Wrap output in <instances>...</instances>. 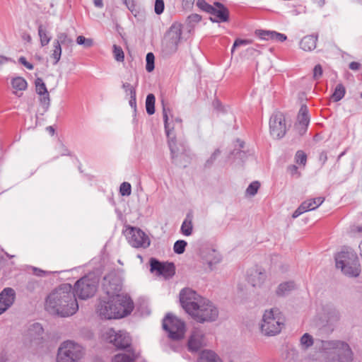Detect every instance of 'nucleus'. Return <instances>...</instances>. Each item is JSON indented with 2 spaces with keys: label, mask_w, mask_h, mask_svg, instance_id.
Here are the masks:
<instances>
[{
  "label": "nucleus",
  "mask_w": 362,
  "mask_h": 362,
  "mask_svg": "<svg viewBox=\"0 0 362 362\" xmlns=\"http://www.w3.org/2000/svg\"><path fill=\"white\" fill-rule=\"evenodd\" d=\"M45 309L52 315L63 317L75 314L78 305L71 285L63 284L54 289L46 298Z\"/></svg>",
  "instance_id": "nucleus-1"
},
{
  "label": "nucleus",
  "mask_w": 362,
  "mask_h": 362,
  "mask_svg": "<svg viewBox=\"0 0 362 362\" xmlns=\"http://www.w3.org/2000/svg\"><path fill=\"white\" fill-rule=\"evenodd\" d=\"M134 309V303L128 296H116L108 300H101L97 312L104 319H118L129 315Z\"/></svg>",
  "instance_id": "nucleus-2"
},
{
  "label": "nucleus",
  "mask_w": 362,
  "mask_h": 362,
  "mask_svg": "<svg viewBox=\"0 0 362 362\" xmlns=\"http://www.w3.org/2000/svg\"><path fill=\"white\" fill-rule=\"evenodd\" d=\"M170 112L169 108L164 105L163 107V115L164 119V125L166 134L168 139V146L171 152L173 162L180 166L186 167L189 163V156L187 154V146L182 141H177L173 133V127L168 122V113Z\"/></svg>",
  "instance_id": "nucleus-3"
},
{
  "label": "nucleus",
  "mask_w": 362,
  "mask_h": 362,
  "mask_svg": "<svg viewBox=\"0 0 362 362\" xmlns=\"http://www.w3.org/2000/svg\"><path fill=\"white\" fill-rule=\"evenodd\" d=\"M85 348L73 340L62 342L58 348L56 362H80L84 357Z\"/></svg>",
  "instance_id": "nucleus-4"
},
{
  "label": "nucleus",
  "mask_w": 362,
  "mask_h": 362,
  "mask_svg": "<svg viewBox=\"0 0 362 362\" xmlns=\"http://www.w3.org/2000/svg\"><path fill=\"white\" fill-rule=\"evenodd\" d=\"M284 325V317L278 308L266 310L261 323V332L266 336L279 334Z\"/></svg>",
  "instance_id": "nucleus-5"
},
{
  "label": "nucleus",
  "mask_w": 362,
  "mask_h": 362,
  "mask_svg": "<svg viewBox=\"0 0 362 362\" xmlns=\"http://www.w3.org/2000/svg\"><path fill=\"white\" fill-rule=\"evenodd\" d=\"M336 267L346 276L357 277L361 273V265L356 255L352 251H341L335 257Z\"/></svg>",
  "instance_id": "nucleus-6"
},
{
  "label": "nucleus",
  "mask_w": 362,
  "mask_h": 362,
  "mask_svg": "<svg viewBox=\"0 0 362 362\" xmlns=\"http://www.w3.org/2000/svg\"><path fill=\"white\" fill-rule=\"evenodd\" d=\"M182 33V25L179 23H174L165 34L162 40V52L168 56L177 50L178 45L181 40Z\"/></svg>",
  "instance_id": "nucleus-7"
},
{
  "label": "nucleus",
  "mask_w": 362,
  "mask_h": 362,
  "mask_svg": "<svg viewBox=\"0 0 362 362\" xmlns=\"http://www.w3.org/2000/svg\"><path fill=\"white\" fill-rule=\"evenodd\" d=\"M218 314L217 307L211 301L204 298L189 315L197 322L204 323L216 321Z\"/></svg>",
  "instance_id": "nucleus-8"
},
{
  "label": "nucleus",
  "mask_w": 362,
  "mask_h": 362,
  "mask_svg": "<svg viewBox=\"0 0 362 362\" xmlns=\"http://www.w3.org/2000/svg\"><path fill=\"white\" fill-rule=\"evenodd\" d=\"M98 284V279L94 276H86L78 280L73 288L75 296L81 299H87L94 296Z\"/></svg>",
  "instance_id": "nucleus-9"
},
{
  "label": "nucleus",
  "mask_w": 362,
  "mask_h": 362,
  "mask_svg": "<svg viewBox=\"0 0 362 362\" xmlns=\"http://www.w3.org/2000/svg\"><path fill=\"white\" fill-rule=\"evenodd\" d=\"M163 327L168 332L169 337L173 339L183 338L185 326L184 322L170 314L167 315L163 322Z\"/></svg>",
  "instance_id": "nucleus-10"
},
{
  "label": "nucleus",
  "mask_w": 362,
  "mask_h": 362,
  "mask_svg": "<svg viewBox=\"0 0 362 362\" xmlns=\"http://www.w3.org/2000/svg\"><path fill=\"white\" fill-rule=\"evenodd\" d=\"M204 299V297L189 288H183L180 293V303L189 315L197 308Z\"/></svg>",
  "instance_id": "nucleus-11"
},
{
  "label": "nucleus",
  "mask_w": 362,
  "mask_h": 362,
  "mask_svg": "<svg viewBox=\"0 0 362 362\" xmlns=\"http://www.w3.org/2000/svg\"><path fill=\"white\" fill-rule=\"evenodd\" d=\"M107 341L112 344L119 349H133L131 347V338L127 333L119 331L116 332L114 329H108L105 334Z\"/></svg>",
  "instance_id": "nucleus-12"
},
{
  "label": "nucleus",
  "mask_w": 362,
  "mask_h": 362,
  "mask_svg": "<svg viewBox=\"0 0 362 362\" xmlns=\"http://www.w3.org/2000/svg\"><path fill=\"white\" fill-rule=\"evenodd\" d=\"M103 290L109 298H114L116 296H127L119 293L122 290V281L120 278L114 272L109 273L104 276L103 280Z\"/></svg>",
  "instance_id": "nucleus-13"
},
{
  "label": "nucleus",
  "mask_w": 362,
  "mask_h": 362,
  "mask_svg": "<svg viewBox=\"0 0 362 362\" xmlns=\"http://www.w3.org/2000/svg\"><path fill=\"white\" fill-rule=\"evenodd\" d=\"M270 134L276 139H281L286 132V120L284 114L279 111L274 112L269 119Z\"/></svg>",
  "instance_id": "nucleus-14"
},
{
  "label": "nucleus",
  "mask_w": 362,
  "mask_h": 362,
  "mask_svg": "<svg viewBox=\"0 0 362 362\" xmlns=\"http://www.w3.org/2000/svg\"><path fill=\"white\" fill-rule=\"evenodd\" d=\"M354 353L350 346L341 341L336 351L330 357V362H352Z\"/></svg>",
  "instance_id": "nucleus-15"
},
{
  "label": "nucleus",
  "mask_w": 362,
  "mask_h": 362,
  "mask_svg": "<svg viewBox=\"0 0 362 362\" xmlns=\"http://www.w3.org/2000/svg\"><path fill=\"white\" fill-rule=\"evenodd\" d=\"M129 243L134 247H147L150 245L148 237L140 229L129 228Z\"/></svg>",
  "instance_id": "nucleus-16"
},
{
  "label": "nucleus",
  "mask_w": 362,
  "mask_h": 362,
  "mask_svg": "<svg viewBox=\"0 0 362 362\" xmlns=\"http://www.w3.org/2000/svg\"><path fill=\"white\" fill-rule=\"evenodd\" d=\"M341 341V340L316 339V346L320 352L327 355L330 361V357L336 351Z\"/></svg>",
  "instance_id": "nucleus-17"
},
{
  "label": "nucleus",
  "mask_w": 362,
  "mask_h": 362,
  "mask_svg": "<svg viewBox=\"0 0 362 362\" xmlns=\"http://www.w3.org/2000/svg\"><path fill=\"white\" fill-rule=\"evenodd\" d=\"M206 345L205 337L203 332L197 328H194L191 333L188 340V347L191 351H198L202 346Z\"/></svg>",
  "instance_id": "nucleus-18"
},
{
  "label": "nucleus",
  "mask_w": 362,
  "mask_h": 362,
  "mask_svg": "<svg viewBox=\"0 0 362 362\" xmlns=\"http://www.w3.org/2000/svg\"><path fill=\"white\" fill-rule=\"evenodd\" d=\"M15 299V291L11 288H4L0 293V315L5 312Z\"/></svg>",
  "instance_id": "nucleus-19"
},
{
  "label": "nucleus",
  "mask_w": 362,
  "mask_h": 362,
  "mask_svg": "<svg viewBox=\"0 0 362 362\" xmlns=\"http://www.w3.org/2000/svg\"><path fill=\"white\" fill-rule=\"evenodd\" d=\"M214 6V11L210 13V14L215 16V17H210V21L216 23L227 22L229 19L228 8L220 2H215Z\"/></svg>",
  "instance_id": "nucleus-20"
},
{
  "label": "nucleus",
  "mask_w": 362,
  "mask_h": 362,
  "mask_svg": "<svg viewBox=\"0 0 362 362\" xmlns=\"http://www.w3.org/2000/svg\"><path fill=\"white\" fill-rule=\"evenodd\" d=\"M308 108L305 105H302L298 115V124L296 125L299 129L300 134H303L308 126L310 119L308 117Z\"/></svg>",
  "instance_id": "nucleus-21"
},
{
  "label": "nucleus",
  "mask_w": 362,
  "mask_h": 362,
  "mask_svg": "<svg viewBox=\"0 0 362 362\" xmlns=\"http://www.w3.org/2000/svg\"><path fill=\"white\" fill-rule=\"evenodd\" d=\"M43 332L42 325L35 322L29 326L26 336L30 341L38 340L42 338Z\"/></svg>",
  "instance_id": "nucleus-22"
},
{
  "label": "nucleus",
  "mask_w": 362,
  "mask_h": 362,
  "mask_svg": "<svg viewBox=\"0 0 362 362\" xmlns=\"http://www.w3.org/2000/svg\"><path fill=\"white\" fill-rule=\"evenodd\" d=\"M317 37L313 35L304 37L300 42V46L302 49L306 52H310L315 49Z\"/></svg>",
  "instance_id": "nucleus-23"
},
{
  "label": "nucleus",
  "mask_w": 362,
  "mask_h": 362,
  "mask_svg": "<svg viewBox=\"0 0 362 362\" xmlns=\"http://www.w3.org/2000/svg\"><path fill=\"white\" fill-rule=\"evenodd\" d=\"M266 278V274L258 269L251 272L249 275L248 281L253 286H260Z\"/></svg>",
  "instance_id": "nucleus-24"
},
{
  "label": "nucleus",
  "mask_w": 362,
  "mask_h": 362,
  "mask_svg": "<svg viewBox=\"0 0 362 362\" xmlns=\"http://www.w3.org/2000/svg\"><path fill=\"white\" fill-rule=\"evenodd\" d=\"M128 354H119L115 356L113 362H134L137 355L134 349H128Z\"/></svg>",
  "instance_id": "nucleus-25"
},
{
  "label": "nucleus",
  "mask_w": 362,
  "mask_h": 362,
  "mask_svg": "<svg viewBox=\"0 0 362 362\" xmlns=\"http://www.w3.org/2000/svg\"><path fill=\"white\" fill-rule=\"evenodd\" d=\"M199 362H221V360L214 351L204 350L199 356Z\"/></svg>",
  "instance_id": "nucleus-26"
},
{
  "label": "nucleus",
  "mask_w": 362,
  "mask_h": 362,
  "mask_svg": "<svg viewBox=\"0 0 362 362\" xmlns=\"http://www.w3.org/2000/svg\"><path fill=\"white\" fill-rule=\"evenodd\" d=\"M192 216L189 214L187 215L186 218L181 226V232L185 235H190L192 233Z\"/></svg>",
  "instance_id": "nucleus-27"
},
{
  "label": "nucleus",
  "mask_w": 362,
  "mask_h": 362,
  "mask_svg": "<svg viewBox=\"0 0 362 362\" xmlns=\"http://www.w3.org/2000/svg\"><path fill=\"white\" fill-rule=\"evenodd\" d=\"M327 322L330 325L337 322L340 320V313L336 308H329L326 311Z\"/></svg>",
  "instance_id": "nucleus-28"
},
{
  "label": "nucleus",
  "mask_w": 362,
  "mask_h": 362,
  "mask_svg": "<svg viewBox=\"0 0 362 362\" xmlns=\"http://www.w3.org/2000/svg\"><path fill=\"white\" fill-rule=\"evenodd\" d=\"M294 287H295V284L292 281L281 284L276 290V294L278 296H284L288 291L293 289Z\"/></svg>",
  "instance_id": "nucleus-29"
},
{
  "label": "nucleus",
  "mask_w": 362,
  "mask_h": 362,
  "mask_svg": "<svg viewBox=\"0 0 362 362\" xmlns=\"http://www.w3.org/2000/svg\"><path fill=\"white\" fill-rule=\"evenodd\" d=\"M12 87L18 90H24L27 88V82L22 77H16L11 81Z\"/></svg>",
  "instance_id": "nucleus-30"
},
{
  "label": "nucleus",
  "mask_w": 362,
  "mask_h": 362,
  "mask_svg": "<svg viewBox=\"0 0 362 362\" xmlns=\"http://www.w3.org/2000/svg\"><path fill=\"white\" fill-rule=\"evenodd\" d=\"M38 35L42 47L47 45L49 42L51 37L48 36L47 30L42 24L38 26Z\"/></svg>",
  "instance_id": "nucleus-31"
},
{
  "label": "nucleus",
  "mask_w": 362,
  "mask_h": 362,
  "mask_svg": "<svg viewBox=\"0 0 362 362\" xmlns=\"http://www.w3.org/2000/svg\"><path fill=\"white\" fill-rule=\"evenodd\" d=\"M155 96L152 93H149L146 99V109L148 115H151L155 112Z\"/></svg>",
  "instance_id": "nucleus-32"
},
{
  "label": "nucleus",
  "mask_w": 362,
  "mask_h": 362,
  "mask_svg": "<svg viewBox=\"0 0 362 362\" xmlns=\"http://www.w3.org/2000/svg\"><path fill=\"white\" fill-rule=\"evenodd\" d=\"M345 92L346 90L344 86L341 83H339L337 85L332 98L335 102L339 101L344 96Z\"/></svg>",
  "instance_id": "nucleus-33"
},
{
  "label": "nucleus",
  "mask_w": 362,
  "mask_h": 362,
  "mask_svg": "<svg viewBox=\"0 0 362 362\" xmlns=\"http://www.w3.org/2000/svg\"><path fill=\"white\" fill-rule=\"evenodd\" d=\"M163 269H161L160 275L165 277H170L175 274V265L173 263L165 262L163 264Z\"/></svg>",
  "instance_id": "nucleus-34"
},
{
  "label": "nucleus",
  "mask_w": 362,
  "mask_h": 362,
  "mask_svg": "<svg viewBox=\"0 0 362 362\" xmlns=\"http://www.w3.org/2000/svg\"><path fill=\"white\" fill-rule=\"evenodd\" d=\"M54 49L51 57L54 59L53 64H57L60 60L62 55V46L58 42H53Z\"/></svg>",
  "instance_id": "nucleus-35"
},
{
  "label": "nucleus",
  "mask_w": 362,
  "mask_h": 362,
  "mask_svg": "<svg viewBox=\"0 0 362 362\" xmlns=\"http://www.w3.org/2000/svg\"><path fill=\"white\" fill-rule=\"evenodd\" d=\"M300 345L305 349L312 346L314 344L313 337L308 333H305L300 339Z\"/></svg>",
  "instance_id": "nucleus-36"
},
{
  "label": "nucleus",
  "mask_w": 362,
  "mask_h": 362,
  "mask_svg": "<svg viewBox=\"0 0 362 362\" xmlns=\"http://www.w3.org/2000/svg\"><path fill=\"white\" fill-rule=\"evenodd\" d=\"M54 42H58L60 45L72 46L73 40L64 33H60L57 35V38Z\"/></svg>",
  "instance_id": "nucleus-37"
},
{
  "label": "nucleus",
  "mask_w": 362,
  "mask_h": 362,
  "mask_svg": "<svg viewBox=\"0 0 362 362\" xmlns=\"http://www.w3.org/2000/svg\"><path fill=\"white\" fill-rule=\"evenodd\" d=\"M324 201H325V198L320 197H317L315 199L306 200V201L303 202V203L310 204L309 205H310V206L308 209V211H311V210L315 209L317 207L320 206L324 202Z\"/></svg>",
  "instance_id": "nucleus-38"
},
{
  "label": "nucleus",
  "mask_w": 362,
  "mask_h": 362,
  "mask_svg": "<svg viewBox=\"0 0 362 362\" xmlns=\"http://www.w3.org/2000/svg\"><path fill=\"white\" fill-rule=\"evenodd\" d=\"M163 263L159 262L155 258H151L150 259V266H151V272H156L157 274L160 275L161 272V269H163Z\"/></svg>",
  "instance_id": "nucleus-39"
},
{
  "label": "nucleus",
  "mask_w": 362,
  "mask_h": 362,
  "mask_svg": "<svg viewBox=\"0 0 362 362\" xmlns=\"http://www.w3.org/2000/svg\"><path fill=\"white\" fill-rule=\"evenodd\" d=\"M274 31L257 30L255 35L262 40H273Z\"/></svg>",
  "instance_id": "nucleus-40"
},
{
  "label": "nucleus",
  "mask_w": 362,
  "mask_h": 362,
  "mask_svg": "<svg viewBox=\"0 0 362 362\" xmlns=\"http://www.w3.org/2000/svg\"><path fill=\"white\" fill-rule=\"evenodd\" d=\"M197 6L199 8L208 13L214 11V6L209 4L205 0H197Z\"/></svg>",
  "instance_id": "nucleus-41"
},
{
  "label": "nucleus",
  "mask_w": 362,
  "mask_h": 362,
  "mask_svg": "<svg viewBox=\"0 0 362 362\" xmlns=\"http://www.w3.org/2000/svg\"><path fill=\"white\" fill-rule=\"evenodd\" d=\"M35 84L36 92L37 94H43L48 93L46 86L41 78H37L35 80Z\"/></svg>",
  "instance_id": "nucleus-42"
},
{
  "label": "nucleus",
  "mask_w": 362,
  "mask_h": 362,
  "mask_svg": "<svg viewBox=\"0 0 362 362\" xmlns=\"http://www.w3.org/2000/svg\"><path fill=\"white\" fill-rule=\"evenodd\" d=\"M40 95V103L45 111H47L50 104V98L49 93L38 94Z\"/></svg>",
  "instance_id": "nucleus-43"
},
{
  "label": "nucleus",
  "mask_w": 362,
  "mask_h": 362,
  "mask_svg": "<svg viewBox=\"0 0 362 362\" xmlns=\"http://www.w3.org/2000/svg\"><path fill=\"white\" fill-rule=\"evenodd\" d=\"M113 54L115 60L117 62H123L124 59V54L121 47L116 45H113Z\"/></svg>",
  "instance_id": "nucleus-44"
},
{
  "label": "nucleus",
  "mask_w": 362,
  "mask_h": 362,
  "mask_svg": "<svg viewBox=\"0 0 362 362\" xmlns=\"http://www.w3.org/2000/svg\"><path fill=\"white\" fill-rule=\"evenodd\" d=\"M187 242L185 240H177L175 243L173 250L174 252L177 254H182L187 246Z\"/></svg>",
  "instance_id": "nucleus-45"
},
{
  "label": "nucleus",
  "mask_w": 362,
  "mask_h": 362,
  "mask_svg": "<svg viewBox=\"0 0 362 362\" xmlns=\"http://www.w3.org/2000/svg\"><path fill=\"white\" fill-rule=\"evenodd\" d=\"M76 42L78 45H83L86 48H89L93 45V41L90 38H86L83 35H79L76 38Z\"/></svg>",
  "instance_id": "nucleus-46"
},
{
  "label": "nucleus",
  "mask_w": 362,
  "mask_h": 362,
  "mask_svg": "<svg viewBox=\"0 0 362 362\" xmlns=\"http://www.w3.org/2000/svg\"><path fill=\"white\" fill-rule=\"evenodd\" d=\"M154 59L155 57L152 52H149L146 54V69L148 72H151L154 69Z\"/></svg>",
  "instance_id": "nucleus-47"
},
{
  "label": "nucleus",
  "mask_w": 362,
  "mask_h": 362,
  "mask_svg": "<svg viewBox=\"0 0 362 362\" xmlns=\"http://www.w3.org/2000/svg\"><path fill=\"white\" fill-rule=\"evenodd\" d=\"M259 187H260V183L258 181L252 182L247 188L246 194L250 196L255 195L257 194Z\"/></svg>",
  "instance_id": "nucleus-48"
},
{
  "label": "nucleus",
  "mask_w": 362,
  "mask_h": 362,
  "mask_svg": "<svg viewBox=\"0 0 362 362\" xmlns=\"http://www.w3.org/2000/svg\"><path fill=\"white\" fill-rule=\"evenodd\" d=\"M244 145H245L244 142L241 141L240 143V148L235 149L232 152V154L234 155L235 158L243 160L244 158H246V153L241 149V148H244Z\"/></svg>",
  "instance_id": "nucleus-49"
},
{
  "label": "nucleus",
  "mask_w": 362,
  "mask_h": 362,
  "mask_svg": "<svg viewBox=\"0 0 362 362\" xmlns=\"http://www.w3.org/2000/svg\"><path fill=\"white\" fill-rule=\"evenodd\" d=\"M308 203H302L298 208L293 212L292 217L293 218H297L303 213L308 211V209L310 207V205Z\"/></svg>",
  "instance_id": "nucleus-50"
},
{
  "label": "nucleus",
  "mask_w": 362,
  "mask_h": 362,
  "mask_svg": "<svg viewBox=\"0 0 362 362\" xmlns=\"http://www.w3.org/2000/svg\"><path fill=\"white\" fill-rule=\"evenodd\" d=\"M131 185L129 182H123L119 187V192L122 196H129L131 194Z\"/></svg>",
  "instance_id": "nucleus-51"
},
{
  "label": "nucleus",
  "mask_w": 362,
  "mask_h": 362,
  "mask_svg": "<svg viewBox=\"0 0 362 362\" xmlns=\"http://www.w3.org/2000/svg\"><path fill=\"white\" fill-rule=\"evenodd\" d=\"M137 82H136L135 86H133L130 84L128 82H125L122 83V88L125 90L127 93H129V95H134L136 94V87L137 86Z\"/></svg>",
  "instance_id": "nucleus-52"
},
{
  "label": "nucleus",
  "mask_w": 362,
  "mask_h": 362,
  "mask_svg": "<svg viewBox=\"0 0 362 362\" xmlns=\"http://www.w3.org/2000/svg\"><path fill=\"white\" fill-rule=\"evenodd\" d=\"M31 269H32L33 274L34 275H35L37 276H40V277L47 276L53 273L52 272L42 270L41 269H39V268L35 267H33L31 268Z\"/></svg>",
  "instance_id": "nucleus-53"
},
{
  "label": "nucleus",
  "mask_w": 362,
  "mask_h": 362,
  "mask_svg": "<svg viewBox=\"0 0 362 362\" xmlns=\"http://www.w3.org/2000/svg\"><path fill=\"white\" fill-rule=\"evenodd\" d=\"M296 161L305 165L307 161L306 154L303 151H298L296 154Z\"/></svg>",
  "instance_id": "nucleus-54"
},
{
  "label": "nucleus",
  "mask_w": 362,
  "mask_h": 362,
  "mask_svg": "<svg viewBox=\"0 0 362 362\" xmlns=\"http://www.w3.org/2000/svg\"><path fill=\"white\" fill-rule=\"evenodd\" d=\"M221 151L219 149H216L211 154V157L206 160L205 163L206 167H210L214 163V160L217 158V157L220 155Z\"/></svg>",
  "instance_id": "nucleus-55"
},
{
  "label": "nucleus",
  "mask_w": 362,
  "mask_h": 362,
  "mask_svg": "<svg viewBox=\"0 0 362 362\" xmlns=\"http://www.w3.org/2000/svg\"><path fill=\"white\" fill-rule=\"evenodd\" d=\"M154 10H155V13L158 15H160L163 12V10H164L163 0H156Z\"/></svg>",
  "instance_id": "nucleus-56"
},
{
  "label": "nucleus",
  "mask_w": 362,
  "mask_h": 362,
  "mask_svg": "<svg viewBox=\"0 0 362 362\" xmlns=\"http://www.w3.org/2000/svg\"><path fill=\"white\" fill-rule=\"evenodd\" d=\"M322 75V67L320 64H317L313 69V78L315 80L319 79Z\"/></svg>",
  "instance_id": "nucleus-57"
},
{
  "label": "nucleus",
  "mask_w": 362,
  "mask_h": 362,
  "mask_svg": "<svg viewBox=\"0 0 362 362\" xmlns=\"http://www.w3.org/2000/svg\"><path fill=\"white\" fill-rule=\"evenodd\" d=\"M251 43V41L249 40H241V39H237L234 44H233V46L231 49V52L232 54L233 53L235 49L238 47V46H240V45H248V44H250Z\"/></svg>",
  "instance_id": "nucleus-58"
},
{
  "label": "nucleus",
  "mask_w": 362,
  "mask_h": 362,
  "mask_svg": "<svg viewBox=\"0 0 362 362\" xmlns=\"http://www.w3.org/2000/svg\"><path fill=\"white\" fill-rule=\"evenodd\" d=\"M38 286L39 284L37 281L30 280L26 285V289L30 292H33L38 287Z\"/></svg>",
  "instance_id": "nucleus-59"
},
{
  "label": "nucleus",
  "mask_w": 362,
  "mask_h": 362,
  "mask_svg": "<svg viewBox=\"0 0 362 362\" xmlns=\"http://www.w3.org/2000/svg\"><path fill=\"white\" fill-rule=\"evenodd\" d=\"M212 106L218 112L224 111V107L222 106L221 102L218 100H214L212 103Z\"/></svg>",
  "instance_id": "nucleus-60"
},
{
  "label": "nucleus",
  "mask_w": 362,
  "mask_h": 362,
  "mask_svg": "<svg viewBox=\"0 0 362 362\" xmlns=\"http://www.w3.org/2000/svg\"><path fill=\"white\" fill-rule=\"evenodd\" d=\"M286 36L284 34L274 31V37L272 40L284 42L286 40Z\"/></svg>",
  "instance_id": "nucleus-61"
},
{
  "label": "nucleus",
  "mask_w": 362,
  "mask_h": 362,
  "mask_svg": "<svg viewBox=\"0 0 362 362\" xmlns=\"http://www.w3.org/2000/svg\"><path fill=\"white\" fill-rule=\"evenodd\" d=\"M188 19L190 23H199L202 20V16L197 13L189 16Z\"/></svg>",
  "instance_id": "nucleus-62"
},
{
  "label": "nucleus",
  "mask_w": 362,
  "mask_h": 362,
  "mask_svg": "<svg viewBox=\"0 0 362 362\" xmlns=\"http://www.w3.org/2000/svg\"><path fill=\"white\" fill-rule=\"evenodd\" d=\"M19 62L30 70H32L33 69V64L29 63L24 57H21L19 58Z\"/></svg>",
  "instance_id": "nucleus-63"
},
{
  "label": "nucleus",
  "mask_w": 362,
  "mask_h": 362,
  "mask_svg": "<svg viewBox=\"0 0 362 362\" xmlns=\"http://www.w3.org/2000/svg\"><path fill=\"white\" fill-rule=\"evenodd\" d=\"M136 93L134 95H130L129 105L135 110L136 107Z\"/></svg>",
  "instance_id": "nucleus-64"
}]
</instances>
